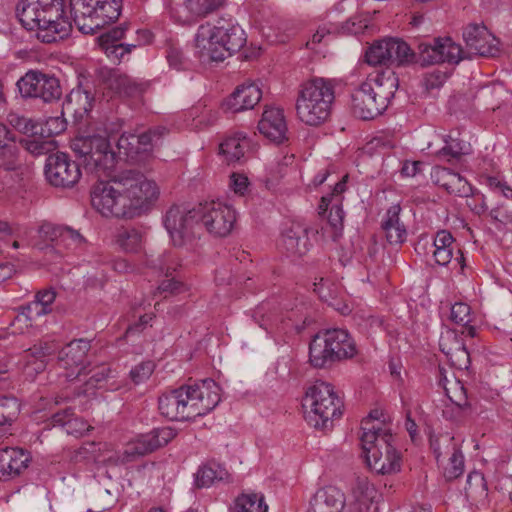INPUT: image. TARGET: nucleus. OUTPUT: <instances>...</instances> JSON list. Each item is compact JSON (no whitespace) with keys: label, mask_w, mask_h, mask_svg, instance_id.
<instances>
[{"label":"nucleus","mask_w":512,"mask_h":512,"mask_svg":"<svg viewBox=\"0 0 512 512\" xmlns=\"http://www.w3.org/2000/svg\"><path fill=\"white\" fill-rule=\"evenodd\" d=\"M236 221L235 210L222 202L210 201L187 209L173 205L166 212L164 225L175 247L192 251L203 225L210 234L225 237L230 234Z\"/></svg>","instance_id":"nucleus-1"},{"label":"nucleus","mask_w":512,"mask_h":512,"mask_svg":"<svg viewBox=\"0 0 512 512\" xmlns=\"http://www.w3.org/2000/svg\"><path fill=\"white\" fill-rule=\"evenodd\" d=\"M219 387L212 379L201 385L181 386L159 398V410L172 421H184L202 416L214 409L220 401Z\"/></svg>","instance_id":"nucleus-2"},{"label":"nucleus","mask_w":512,"mask_h":512,"mask_svg":"<svg viewBox=\"0 0 512 512\" xmlns=\"http://www.w3.org/2000/svg\"><path fill=\"white\" fill-rule=\"evenodd\" d=\"M245 31L238 24H201L194 38L195 53L201 62H221L246 44Z\"/></svg>","instance_id":"nucleus-3"},{"label":"nucleus","mask_w":512,"mask_h":512,"mask_svg":"<svg viewBox=\"0 0 512 512\" xmlns=\"http://www.w3.org/2000/svg\"><path fill=\"white\" fill-rule=\"evenodd\" d=\"M335 100L332 80L315 77L303 82L298 89L295 109L298 119L309 126L325 123Z\"/></svg>","instance_id":"nucleus-4"},{"label":"nucleus","mask_w":512,"mask_h":512,"mask_svg":"<svg viewBox=\"0 0 512 512\" xmlns=\"http://www.w3.org/2000/svg\"><path fill=\"white\" fill-rule=\"evenodd\" d=\"M365 422L360 442L365 462L370 470L381 475H390L401 470L402 458L394 446V437L384 428L368 427Z\"/></svg>","instance_id":"nucleus-5"},{"label":"nucleus","mask_w":512,"mask_h":512,"mask_svg":"<svg viewBox=\"0 0 512 512\" xmlns=\"http://www.w3.org/2000/svg\"><path fill=\"white\" fill-rule=\"evenodd\" d=\"M342 406L333 386L324 381H316L309 387L302 401L305 420L322 431L332 429L334 419L342 415Z\"/></svg>","instance_id":"nucleus-6"},{"label":"nucleus","mask_w":512,"mask_h":512,"mask_svg":"<svg viewBox=\"0 0 512 512\" xmlns=\"http://www.w3.org/2000/svg\"><path fill=\"white\" fill-rule=\"evenodd\" d=\"M122 3V0H70V8L79 31L94 34L119 18Z\"/></svg>","instance_id":"nucleus-7"},{"label":"nucleus","mask_w":512,"mask_h":512,"mask_svg":"<svg viewBox=\"0 0 512 512\" xmlns=\"http://www.w3.org/2000/svg\"><path fill=\"white\" fill-rule=\"evenodd\" d=\"M121 183L129 218H134L146 212L149 206L158 198L159 188L153 180L134 169L120 171Z\"/></svg>","instance_id":"nucleus-8"},{"label":"nucleus","mask_w":512,"mask_h":512,"mask_svg":"<svg viewBox=\"0 0 512 512\" xmlns=\"http://www.w3.org/2000/svg\"><path fill=\"white\" fill-rule=\"evenodd\" d=\"M129 31L130 24L125 22L110 28L97 38L101 51L111 61L120 63L134 49L151 41L150 31L144 29L136 30L135 37L128 41Z\"/></svg>","instance_id":"nucleus-9"},{"label":"nucleus","mask_w":512,"mask_h":512,"mask_svg":"<svg viewBox=\"0 0 512 512\" xmlns=\"http://www.w3.org/2000/svg\"><path fill=\"white\" fill-rule=\"evenodd\" d=\"M121 183L120 173L111 174L110 177L98 178V181L91 189L92 206L103 216H115L118 218H129V209Z\"/></svg>","instance_id":"nucleus-10"},{"label":"nucleus","mask_w":512,"mask_h":512,"mask_svg":"<svg viewBox=\"0 0 512 512\" xmlns=\"http://www.w3.org/2000/svg\"><path fill=\"white\" fill-rule=\"evenodd\" d=\"M168 130L163 126L151 128L143 133L124 132L117 141L120 154L133 163L145 164L153 156L154 148L159 145Z\"/></svg>","instance_id":"nucleus-11"},{"label":"nucleus","mask_w":512,"mask_h":512,"mask_svg":"<svg viewBox=\"0 0 512 512\" xmlns=\"http://www.w3.org/2000/svg\"><path fill=\"white\" fill-rule=\"evenodd\" d=\"M24 99H40L44 103L60 100L62 88L57 77L40 70H28L16 83Z\"/></svg>","instance_id":"nucleus-12"},{"label":"nucleus","mask_w":512,"mask_h":512,"mask_svg":"<svg viewBox=\"0 0 512 512\" xmlns=\"http://www.w3.org/2000/svg\"><path fill=\"white\" fill-rule=\"evenodd\" d=\"M415 60L411 47L401 39L386 38L376 41L365 53V61L372 66L404 65Z\"/></svg>","instance_id":"nucleus-13"},{"label":"nucleus","mask_w":512,"mask_h":512,"mask_svg":"<svg viewBox=\"0 0 512 512\" xmlns=\"http://www.w3.org/2000/svg\"><path fill=\"white\" fill-rule=\"evenodd\" d=\"M44 174L47 182L56 188H72L81 178L80 164L64 152L50 154L45 162Z\"/></svg>","instance_id":"nucleus-14"},{"label":"nucleus","mask_w":512,"mask_h":512,"mask_svg":"<svg viewBox=\"0 0 512 512\" xmlns=\"http://www.w3.org/2000/svg\"><path fill=\"white\" fill-rule=\"evenodd\" d=\"M346 178L347 176H344L334 185L330 193L322 196L318 206V214L326 216L327 220L326 226L322 227V230L329 232L334 241L342 235L344 226L345 213L342 209V194L346 189Z\"/></svg>","instance_id":"nucleus-15"},{"label":"nucleus","mask_w":512,"mask_h":512,"mask_svg":"<svg viewBox=\"0 0 512 512\" xmlns=\"http://www.w3.org/2000/svg\"><path fill=\"white\" fill-rule=\"evenodd\" d=\"M56 6L41 4L38 10L39 28H35L36 37L43 43H54L69 36L72 30L71 22L60 13Z\"/></svg>","instance_id":"nucleus-16"},{"label":"nucleus","mask_w":512,"mask_h":512,"mask_svg":"<svg viewBox=\"0 0 512 512\" xmlns=\"http://www.w3.org/2000/svg\"><path fill=\"white\" fill-rule=\"evenodd\" d=\"M356 342L344 329L318 332L309 343V352H357Z\"/></svg>","instance_id":"nucleus-17"},{"label":"nucleus","mask_w":512,"mask_h":512,"mask_svg":"<svg viewBox=\"0 0 512 512\" xmlns=\"http://www.w3.org/2000/svg\"><path fill=\"white\" fill-rule=\"evenodd\" d=\"M463 39L469 53L494 57L499 52L498 40L483 24H469L463 30Z\"/></svg>","instance_id":"nucleus-18"},{"label":"nucleus","mask_w":512,"mask_h":512,"mask_svg":"<svg viewBox=\"0 0 512 512\" xmlns=\"http://www.w3.org/2000/svg\"><path fill=\"white\" fill-rule=\"evenodd\" d=\"M351 109L353 114L362 120L374 119L386 110L377 93L366 81L351 94Z\"/></svg>","instance_id":"nucleus-19"},{"label":"nucleus","mask_w":512,"mask_h":512,"mask_svg":"<svg viewBox=\"0 0 512 512\" xmlns=\"http://www.w3.org/2000/svg\"><path fill=\"white\" fill-rule=\"evenodd\" d=\"M55 299L56 292L53 288L38 291L34 301L19 307V313L15 317L13 325L23 323L26 327L31 326L35 319L52 312L51 305Z\"/></svg>","instance_id":"nucleus-20"},{"label":"nucleus","mask_w":512,"mask_h":512,"mask_svg":"<svg viewBox=\"0 0 512 512\" xmlns=\"http://www.w3.org/2000/svg\"><path fill=\"white\" fill-rule=\"evenodd\" d=\"M29 453L20 448L0 449V481L13 480L28 468Z\"/></svg>","instance_id":"nucleus-21"},{"label":"nucleus","mask_w":512,"mask_h":512,"mask_svg":"<svg viewBox=\"0 0 512 512\" xmlns=\"http://www.w3.org/2000/svg\"><path fill=\"white\" fill-rule=\"evenodd\" d=\"M261 97L262 92L257 84L244 83L224 101L223 107L232 113L242 112L254 108Z\"/></svg>","instance_id":"nucleus-22"},{"label":"nucleus","mask_w":512,"mask_h":512,"mask_svg":"<svg viewBox=\"0 0 512 512\" xmlns=\"http://www.w3.org/2000/svg\"><path fill=\"white\" fill-rule=\"evenodd\" d=\"M345 503V495L340 489L326 486L311 498L308 512H343Z\"/></svg>","instance_id":"nucleus-23"},{"label":"nucleus","mask_w":512,"mask_h":512,"mask_svg":"<svg viewBox=\"0 0 512 512\" xmlns=\"http://www.w3.org/2000/svg\"><path fill=\"white\" fill-rule=\"evenodd\" d=\"M258 129L270 141L275 143L283 142L286 139L287 132L283 111L279 108L266 109L258 123Z\"/></svg>","instance_id":"nucleus-24"},{"label":"nucleus","mask_w":512,"mask_h":512,"mask_svg":"<svg viewBox=\"0 0 512 512\" xmlns=\"http://www.w3.org/2000/svg\"><path fill=\"white\" fill-rule=\"evenodd\" d=\"M176 432L170 427L155 428L150 433L142 435L131 447L128 454L145 455L156 449L167 445L174 437Z\"/></svg>","instance_id":"nucleus-25"},{"label":"nucleus","mask_w":512,"mask_h":512,"mask_svg":"<svg viewBox=\"0 0 512 512\" xmlns=\"http://www.w3.org/2000/svg\"><path fill=\"white\" fill-rule=\"evenodd\" d=\"M84 169L95 174L98 178L110 177L115 166V154L111 150L110 143L107 140L104 148H100L92 153L88 158L81 162Z\"/></svg>","instance_id":"nucleus-26"},{"label":"nucleus","mask_w":512,"mask_h":512,"mask_svg":"<svg viewBox=\"0 0 512 512\" xmlns=\"http://www.w3.org/2000/svg\"><path fill=\"white\" fill-rule=\"evenodd\" d=\"M401 207L399 204L390 206L381 222V229L390 244H402L407 238V230L400 220Z\"/></svg>","instance_id":"nucleus-27"},{"label":"nucleus","mask_w":512,"mask_h":512,"mask_svg":"<svg viewBox=\"0 0 512 512\" xmlns=\"http://www.w3.org/2000/svg\"><path fill=\"white\" fill-rule=\"evenodd\" d=\"M225 0H184L188 11L185 16L178 15L177 21L183 25H193L200 19L214 13L224 5Z\"/></svg>","instance_id":"nucleus-28"},{"label":"nucleus","mask_w":512,"mask_h":512,"mask_svg":"<svg viewBox=\"0 0 512 512\" xmlns=\"http://www.w3.org/2000/svg\"><path fill=\"white\" fill-rule=\"evenodd\" d=\"M370 84L373 91L377 93L379 101L387 109L391 99L394 97L398 89V78L391 70L382 71L377 73L374 77H369L366 80Z\"/></svg>","instance_id":"nucleus-29"},{"label":"nucleus","mask_w":512,"mask_h":512,"mask_svg":"<svg viewBox=\"0 0 512 512\" xmlns=\"http://www.w3.org/2000/svg\"><path fill=\"white\" fill-rule=\"evenodd\" d=\"M101 77L109 89L120 95L134 96L141 91L140 86L131 77L117 69L102 70Z\"/></svg>","instance_id":"nucleus-30"},{"label":"nucleus","mask_w":512,"mask_h":512,"mask_svg":"<svg viewBox=\"0 0 512 512\" xmlns=\"http://www.w3.org/2000/svg\"><path fill=\"white\" fill-rule=\"evenodd\" d=\"M64 226L56 225L49 222H44L38 228V236L42 239V242H36L34 245L40 250H46L47 255L53 256L58 254L62 256L60 251V238L63 232Z\"/></svg>","instance_id":"nucleus-31"},{"label":"nucleus","mask_w":512,"mask_h":512,"mask_svg":"<svg viewBox=\"0 0 512 512\" xmlns=\"http://www.w3.org/2000/svg\"><path fill=\"white\" fill-rule=\"evenodd\" d=\"M52 424L54 427H62L68 435L75 437H81L93 429L83 418L76 417L70 408L55 413Z\"/></svg>","instance_id":"nucleus-32"},{"label":"nucleus","mask_w":512,"mask_h":512,"mask_svg":"<svg viewBox=\"0 0 512 512\" xmlns=\"http://www.w3.org/2000/svg\"><path fill=\"white\" fill-rule=\"evenodd\" d=\"M282 245L288 256L301 257L308 251L307 230L293 226L282 235Z\"/></svg>","instance_id":"nucleus-33"},{"label":"nucleus","mask_w":512,"mask_h":512,"mask_svg":"<svg viewBox=\"0 0 512 512\" xmlns=\"http://www.w3.org/2000/svg\"><path fill=\"white\" fill-rule=\"evenodd\" d=\"M228 478L229 473L223 465L215 461H209L199 467L195 474V486L197 488H207L216 482L228 480Z\"/></svg>","instance_id":"nucleus-34"},{"label":"nucleus","mask_w":512,"mask_h":512,"mask_svg":"<svg viewBox=\"0 0 512 512\" xmlns=\"http://www.w3.org/2000/svg\"><path fill=\"white\" fill-rule=\"evenodd\" d=\"M436 173L439 175L437 182L449 193L459 196H468L471 193V186L459 173H455L448 168H439Z\"/></svg>","instance_id":"nucleus-35"},{"label":"nucleus","mask_w":512,"mask_h":512,"mask_svg":"<svg viewBox=\"0 0 512 512\" xmlns=\"http://www.w3.org/2000/svg\"><path fill=\"white\" fill-rule=\"evenodd\" d=\"M454 238L447 230H440L436 233L433 240V257L440 266L448 265L453 258Z\"/></svg>","instance_id":"nucleus-36"},{"label":"nucleus","mask_w":512,"mask_h":512,"mask_svg":"<svg viewBox=\"0 0 512 512\" xmlns=\"http://www.w3.org/2000/svg\"><path fill=\"white\" fill-rule=\"evenodd\" d=\"M442 140L444 142V146L441 149L435 151V155L440 159L452 162L454 160L457 161L463 155L470 153V144L460 139L459 137H454L452 134H449Z\"/></svg>","instance_id":"nucleus-37"},{"label":"nucleus","mask_w":512,"mask_h":512,"mask_svg":"<svg viewBox=\"0 0 512 512\" xmlns=\"http://www.w3.org/2000/svg\"><path fill=\"white\" fill-rule=\"evenodd\" d=\"M249 147L248 138L242 133H236L226 138L220 144V152L225 156L226 160L231 162L240 161Z\"/></svg>","instance_id":"nucleus-38"},{"label":"nucleus","mask_w":512,"mask_h":512,"mask_svg":"<svg viewBox=\"0 0 512 512\" xmlns=\"http://www.w3.org/2000/svg\"><path fill=\"white\" fill-rule=\"evenodd\" d=\"M39 0H20L16 6V16L26 30L39 28L38 10L41 8Z\"/></svg>","instance_id":"nucleus-39"},{"label":"nucleus","mask_w":512,"mask_h":512,"mask_svg":"<svg viewBox=\"0 0 512 512\" xmlns=\"http://www.w3.org/2000/svg\"><path fill=\"white\" fill-rule=\"evenodd\" d=\"M107 140V138L99 135L79 136L72 141L71 148L82 162L96 150L104 148Z\"/></svg>","instance_id":"nucleus-40"},{"label":"nucleus","mask_w":512,"mask_h":512,"mask_svg":"<svg viewBox=\"0 0 512 512\" xmlns=\"http://www.w3.org/2000/svg\"><path fill=\"white\" fill-rule=\"evenodd\" d=\"M59 364L66 372V378L74 380L81 375H86L91 372L88 369L89 362L86 361V354H63L59 357Z\"/></svg>","instance_id":"nucleus-41"},{"label":"nucleus","mask_w":512,"mask_h":512,"mask_svg":"<svg viewBox=\"0 0 512 512\" xmlns=\"http://www.w3.org/2000/svg\"><path fill=\"white\" fill-rule=\"evenodd\" d=\"M20 413V404L15 397L0 398V435L7 433Z\"/></svg>","instance_id":"nucleus-42"},{"label":"nucleus","mask_w":512,"mask_h":512,"mask_svg":"<svg viewBox=\"0 0 512 512\" xmlns=\"http://www.w3.org/2000/svg\"><path fill=\"white\" fill-rule=\"evenodd\" d=\"M458 396L454 397L449 394V389H446V394L451 401V405H447L443 409V417L450 421H458L463 416L464 410L468 407V401L465 394L464 387L460 383L456 384Z\"/></svg>","instance_id":"nucleus-43"},{"label":"nucleus","mask_w":512,"mask_h":512,"mask_svg":"<svg viewBox=\"0 0 512 512\" xmlns=\"http://www.w3.org/2000/svg\"><path fill=\"white\" fill-rule=\"evenodd\" d=\"M116 242L126 252H137L141 248L142 234L135 228H123L118 231Z\"/></svg>","instance_id":"nucleus-44"},{"label":"nucleus","mask_w":512,"mask_h":512,"mask_svg":"<svg viewBox=\"0 0 512 512\" xmlns=\"http://www.w3.org/2000/svg\"><path fill=\"white\" fill-rule=\"evenodd\" d=\"M440 39L431 42H421L418 45L419 59L422 65H434L443 63V54L439 53Z\"/></svg>","instance_id":"nucleus-45"},{"label":"nucleus","mask_w":512,"mask_h":512,"mask_svg":"<svg viewBox=\"0 0 512 512\" xmlns=\"http://www.w3.org/2000/svg\"><path fill=\"white\" fill-rule=\"evenodd\" d=\"M440 352H468L464 339L455 331L448 329L443 332L439 339Z\"/></svg>","instance_id":"nucleus-46"},{"label":"nucleus","mask_w":512,"mask_h":512,"mask_svg":"<svg viewBox=\"0 0 512 512\" xmlns=\"http://www.w3.org/2000/svg\"><path fill=\"white\" fill-rule=\"evenodd\" d=\"M267 505L264 504L262 496L257 494L242 495L235 503V512H267Z\"/></svg>","instance_id":"nucleus-47"},{"label":"nucleus","mask_w":512,"mask_h":512,"mask_svg":"<svg viewBox=\"0 0 512 512\" xmlns=\"http://www.w3.org/2000/svg\"><path fill=\"white\" fill-rule=\"evenodd\" d=\"M439 53L443 54V62L457 64L465 58L464 51L460 45L456 44L451 38H441Z\"/></svg>","instance_id":"nucleus-48"},{"label":"nucleus","mask_w":512,"mask_h":512,"mask_svg":"<svg viewBox=\"0 0 512 512\" xmlns=\"http://www.w3.org/2000/svg\"><path fill=\"white\" fill-rule=\"evenodd\" d=\"M31 139L20 140V143L32 154L42 155L49 153L55 149V142L53 139L46 138V136H30Z\"/></svg>","instance_id":"nucleus-49"},{"label":"nucleus","mask_w":512,"mask_h":512,"mask_svg":"<svg viewBox=\"0 0 512 512\" xmlns=\"http://www.w3.org/2000/svg\"><path fill=\"white\" fill-rule=\"evenodd\" d=\"M8 123L20 133L27 136H37L38 122L16 112L7 115Z\"/></svg>","instance_id":"nucleus-50"},{"label":"nucleus","mask_w":512,"mask_h":512,"mask_svg":"<svg viewBox=\"0 0 512 512\" xmlns=\"http://www.w3.org/2000/svg\"><path fill=\"white\" fill-rule=\"evenodd\" d=\"M66 127L67 123L62 117H50L44 123L38 122L37 135L52 139L53 136L65 131Z\"/></svg>","instance_id":"nucleus-51"},{"label":"nucleus","mask_w":512,"mask_h":512,"mask_svg":"<svg viewBox=\"0 0 512 512\" xmlns=\"http://www.w3.org/2000/svg\"><path fill=\"white\" fill-rule=\"evenodd\" d=\"M315 323V319L310 314H306L300 321L297 319L288 318L286 320H283L279 325H277L276 332L279 334H286L293 329L295 333L299 334L303 332L306 328H309L312 325H314Z\"/></svg>","instance_id":"nucleus-52"},{"label":"nucleus","mask_w":512,"mask_h":512,"mask_svg":"<svg viewBox=\"0 0 512 512\" xmlns=\"http://www.w3.org/2000/svg\"><path fill=\"white\" fill-rule=\"evenodd\" d=\"M464 472V456L462 452L458 449H455L453 454L449 459V464L444 470V477L451 481L459 476H461Z\"/></svg>","instance_id":"nucleus-53"},{"label":"nucleus","mask_w":512,"mask_h":512,"mask_svg":"<svg viewBox=\"0 0 512 512\" xmlns=\"http://www.w3.org/2000/svg\"><path fill=\"white\" fill-rule=\"evenodd\" d=\"M354 354H309V362L314 368H329L335 362L351 359Z\"/></svg>","instance_id":"nucleus-54"},{"label":"nucleus","mask_w":512,"mask_h":512,"mask_svg":"<svg viewBox=\"0 0 512 512\" xmlns=\"http://www.w3.org/2000/svg\"><path fill=\"white\" fill-rule=\"evenodd\" d=\"M18 155V148L15 142L5 141L0 145V159L2 161L1 166L7 170H14L15 163Z\"/></svg>","instance_id":"nucleus-55"},{"label":"nucleus","mask_w":512,"mask_h":512,"mask_svg":"<svg viewBox=\"0 0 512 512\" xmlns=\"http://www.w3.org/2000/svg\"><path fill=\"white\" fill-rule=\"evenodd\" d=\"M99 444L95 442L84 443L75 451L74 460L76 462H98L99 461Z\"/></svg>","instance_id":"nucleus-56"},{"label":"nucleus","mask_w":512,"mask_h":512,"mask_svg":"<svg viewBox=\"0 0 512 512\" xmlns=\"http://www.w3.org/2000/svg\"><path fill=\"white\" fill-rule=\"evenodd\" d=\"M83 242L84 237L79 233V231L64 226L60 238V249L64 247L67 250H73L79 247Z\"/></svg>","instance_id":"nucleus-57"},{"label":"nucleus","mask_w":512,"mask_h":512,"mask_svg":"<svg viewBox=\"0 0 512 512\" xmlns=\"http://www.w3.org/2000/svg\"><path fill=\"white\" fill-rule=\"evenodd\" d=\"M73 100L81 103L80 109L84 112H89L92 109L94 97L89 91L79 87L73 89L67 96V105H70Z\"/></svg>","instance_id":"nucleus-58"},{"label":"nucleus","mask_w":512,"mask_h":512,"mask_svg":"<svg viewBox=\"0 0 512 512\" xmlns=\"http://www.w3.org/2000/svg\"><path fill=\"white\" fill-rule=\"evenodd\" d=\"M148 264L161 273H164L166 277L172 275L176 270V266L173 265L172 256L170 253H164L156 258L148 260Z\"/></svg>","instance_id":"nucleus-59"},{"label":"nucleus","mask_w":512,"mask_h":512,"mask_svg":"<svg viewBox=\"0 0 512 512\" xmlns=\"http://www.w3.org/2000/svg\"><path fill=\"white\" fill-rule=\"evenodd\" d=\"M470 306L463 302H457L451 307V320L459 325H467L471 321Z\"/></svg>","instance_id":"nucleus-60"},{"label":"nucleus","mask_w":512,"mask_h":512,"mask_svg":"<svg viewBox=\"0 0 512 512\" xmlns=\"http://www.w3.org/2000/svg\"><path fill=\"white\" fill-rule=\"evenodd\" d=\"M446 76L440 71L427 73L422 79V86L428 93L438 90L444 84Z\"/></svg>","instance_id":"nucleus-61"},{"label":"nucleus","mask_w":512,"mask_h":512,"mask_svg":"<svg viewBox=\"0 0 512 512\" xmlns=\"http://www.w3.org/2000/svg\"><path fill=\"white\" fill-rule=\"evenodd\" d=\"M184 290V284L175 278L164 279L157 287L158 294H164V298L169 295L180 293Z\"/></svg>","instance_id":"nucleus-62"},{"label":"nucleus","mask_w":512,"mask_h":512,"mask_svg":"<svg viewBox=\"0 0 512 512\" xmlns=\"http://www.w3.org/2000/svg\"><path fill=\"white\" fill-rule=\"evenodd\" d=\"M154 370L152 362H143L131 370L130 374L135 383H139L148 378Z\"/></svg>","instance_id":"nucleus-63"},{"label":"nucleus","mask_w":512,"mask_h":512,"mask_svg":"<svg viewBox=\"0 0 512 512\" xmlns=\"http://www.w3.org/2000/svg\"><path fill=\"white\" fill-rule=\"evenodd\" d=\"M167 60L169 65L176 69V70H182L185 69V57L183 55V52L175 47H170L167 51Z\"/></svg>","instance_id":"nucleus-64"}]
</instances>
